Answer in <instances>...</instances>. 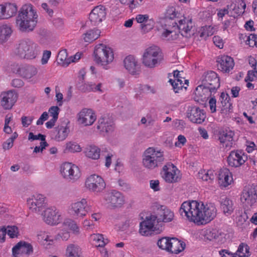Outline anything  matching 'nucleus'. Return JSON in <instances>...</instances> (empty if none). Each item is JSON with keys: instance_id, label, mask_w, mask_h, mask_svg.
Segmentation results:
<instances>
[{"instance_id": "1", "label": "nucleus", "mask_w": 257, "mask_h": 257, "mask_svg": "<svg viewBox=\"0 0 257 257\" xmlns=\"http://www.w3.org/2000/svg\"><path fill=\"white\" fill-rule=\"evenodd\" d=\"M179 212L190 221L203 225L210 222L216 217L217 209L213 204H204L202 201L191 200L184 202Z\"/></svg>"}, {"instance_id": "2", "label": "nucleus", "mask_w": 257, "mask_h": 257, "mask_svg": "<svg viewBox=\"0 0 257 257\" xmlns=\"http://www.w3.org/2000/svg\"><path fill=\"white\" fill-rule=\"evenodd\" d=\"M38 16L33 6L27 4L23 6L17 17L16 25L23 32L34 30L38 22Z\"/></svg>"}, {"instance_id": "3", "label": "nucleus", "mask_w": 257, "mask_h": 257, "mask_svg": "<svg viewBox=\"0 0 257 257\" xmlns=\"http://www.w3.org/2000/svg\"><path fill=\"white\" fill-rule=\"evenodd\" d=\"M114 60L112 49L104 44H98L95 47L94 60L95 63L105 70L111 68Z\"/></svg>"}, {"instance_id": "4", "label": "nucleus", "mask_w": 257, "mask_h": 257, "mask_svg": "<svg viewBox=\"0 0 257 257\" xmlns=\"http://www.w3.org/2000/svg\"><path fill=\"white\" fill-rule=\"evenodd\" d=\"M14 53L21 59L32 60L38 56L40 49L38 45L32 40L25 39L20 42Z\"/></svg>"}, {"instance_id": "5", "label": "nucleus", "mask_w": 257, "mask_h": 257, "mask_svg": "<svg viewBox=\"0 0 257 257\" xmlns=\"http://www.w3.org/2000/svg\"><path fill=\"white\" fill-rule=\"evenodd\" d=\"M141 60L145 67L154 68L161 64L163 60V56L159 47L152 46L145 50Z\"/></svg>"}, {"instance_id": "6", "label": "nucleus", "mask_w": 257, "mask_h": 257, "mask_svg": "<svg viewBox=\"0 0 257 257\" xmlns=\"http://www.w3.org/2000/svg\"><path fill=\"white\" fill-rule=\"evenodd\" d=\"M60 173L67 181L74 182L81 176V171L78 165L71 162H64L60 166Z\"/></svg>"}, {"instance_id": "7", "label": "nucleus", "mask_w": 257, "mask_h": 257, "mask_svg": "<svg viewBox=\"0 0 257 257\" xmlns=\"http://www.w3.org/2000/svg\"><path fill=\"white\" fill-rule=\"evenodd\" d=\"M240 201L244 207L253 205L257 201V185L245 186L240 195Z\"/></svg>"}, {"instance_id": "8", "label": "nucleus", "mask_w": 257, "mask_h": 257, "mask_svg": "<svg viewBox=\"0 0 257 257\" xmlns=\"http://www.w3.org/2000/svg\"><path fill=\"white\" fill-rule=\"evenodd\" d=\"M91 210L90 204L85 198L72 203L69 208L71 214L77 218H84Z\"/></svg>"}, {"instance_id": "9", "label": "nucleus", "mask_w": 257, "mask_h": 257, "mask_svg": "<svg viewBox=\"0 0 257 257\" xmlns=\"http://www.w3.org/2000/svg\"><path fill=\"white\" fill-rule=\"evenodd\" d=\"M85 186L89 191L98 193L104 190L106 184L100 176L94 174L88 176L86 178Z\"/></svg>"}, {"instance_id": "10", "label": "nucleus", "mask_w": 257, "mask_h": 257, "mask_svg": "<svg viewBox=\"0 0 257 257\" xmlns=\"http://www.w3.org/2000/svg\"><path fill=\"white\" fill-rule=\"evenodd\" d=\"M162 177L166 182L174 184L181 180V175L176 166L168 163L163 168Z\"/></svg>"}, {"instance_id": "11", "label": "nucleus", "mask_w": 257, "mask_h": 257, "mask_svg": "<svg viewBox=\"0 0 257 257\" xmlns=\"http://www.w3.org/2000/svg\"><path fill=\"white\" fill-rule=\"evenodd\" d=\"M162 29H160L161 38L168 41H174L180 38V31L174 23H170L168 21L163 23Z\"/></svg>"}, {"instance_id": "12", "label": "nucleus", "mask_w": 257, "mask_h": 257, "mask_svg": "<svg viewBox=\"0 0 257 257\" xmlns=\"http://www.w3.org/2000/svg\"><path fill=\"white\" fill-rule=\"evenodd\" d=\"M174 24L180 31V35L182 37L189 38L191 35V29L194 24L192 22V18L191 16L181 17L177 22H174Z\"/></svg>"}, {"instance_id": "13", "label": "nucleus", "mask_w": 257, "mask_h": 257, "mask_svg": "<svg viewBox=\"0 0 257 257\" xmlns=\"http://www.w3.org/2000/svg\"><path fill=\"white\" fill-rule=\"evenodd\" d=\"M43 220L46 223L49 225H57L62 220L61 212L54 206L48 207L44 211Z\"/></svg>"}, {"instance_id": "14", "label": "nucleus", "mask_w": 257, "mask_h": 257, "mask_svg": "<svg viewBox=\"0 0 257 257\" xmlns=\"http://www.w3.org/2000/svg\"><path fill=\"white\" fill-rule=\"evenodd\" d=\"M79 123L84 126L91 125L96 119L95 112L91 109L83 108L77 114Z\"/></svg>"}, {"instance_id": "15", "label": "nucleus", "mask_w": 257, "mask_h": 257, "mask_svg": "<svg viewBox=\"0 0 257 257\" xmlns=\"http://www.w3.org/2000/svg\"><path fill=\"white\" fill-rule=\"evenodd\" d=\"M104 199L108 206L111 207H120L125 201L123 195L116 190L106 193Z\"/></svg>"}, {"instance_id": "16", "label": "nucleus", "mask_w": 257, "mask_h": 257, "mask_svg": "<svg viewBox=\"0 0 257 257\" xmlns=\"http://www.w3.org/2000/svg\"><path fill=\"white\" fill-rule=\"evenodd\" d=\"M18 94L14 90L4 91L1 94V105L5 109H11L18 99Z\"/></svg>"}, {"instance_id": "17", "label": "nucleus", "mask_w": 257, "mask_h": 257, "mask_svg": "<svg viewBox=\"0 0 257 257\" xmlns=\"http://www.w3.org/2000/svg\"><path fill=\"white\" fill-rule=\"evenodd\" d=\"M17 73L23 79L32 81L38 73V69L33 65H20L18 66Z\"/></svg>"}, {"instance_id": "18", "label": "nucleus", "mask_w": 257, "mask_h": 257, "mask_svg": "<svg viewBox=\"0 0 257 257\" xmlns=\"http://www.w3.org/2000/svg\"><path fill=\"white\" fill-rule=\"evenodd\" d=\"M183 75V72L182 71L174 70L173 71V76L175 79H170L169 81L172 85L175 93H178L183 88L186 89L187 86H185V85H188L189 81L185 79Z\"/></svg>"}, {"instance_id": "19", "label": "nucleus", "mask_w": 257, "mask_h": 257, "mask_svg": "<svg viewBox=\"0 0 257 257\" xmlns=\"http://www.w3.org/2000/svg\"><path fill=\"white\" fill-rule=\"evenodd\" d=\"M107 14L106 8L99 5L94 8L89 14V20L93 25H97L105 20Z\"/></svg>"}, {"instance_id": "20", "label": "nucleus", "mask_w": 257, "mask_h": 257, "mask_svg": "<svg viewBox=\"0 0 257 257\" xmlns=\"http://www.w3.org/2000/svg\"><path fill=\"white\" fill-rule=\"evenodd\" d=\"M187 116L191 122L199 124L202 123L206 118L204 110L196 106H189Z\"/></svg>"}, {"instance_id": "21", "label": "nucleus", "mask_w": 257, "mask_h": 257, "mask_svg": "<svg viewBox=\"0 0 257 257\" xmlns=\"http://www.w3.org/2000/svg\"><path fill=\"white\" fill-rule=\"evenodd\" d=\"M135 20L140 24V28L144 33L148 32L152 30L155 25L154 20L148 14L137 15Z\"/></svg>"}, {"instance_id": "22", "label": "nucleus", "mask_w": 257, "mask_h": 257, "mask_svg": "<svg viewBox=\"0 0 257 257\" xmlns=\"http://www.w3.org/2000/svg\"><path fill=\"white\" fill-rule=\"evenodd\" d=\"M45 198L41 194L33 195L27 199V206L33 212H40L44 205Z\"/></svg>"}, {"instance_id": "23", "label": "nucleus", "mask_w": 257, "mask_h": 257, "mask_svg": "<svg viewBox=\"0 0 257 257\" xmlns=\"http://www.w3.org/2000/svg\"><path fill=\"white\" fill-rule=\"evenodd\" d=\"M205 86L208 87L211 91L215 92L219 87V79L217 74L214 71H210L206 73L203 79Z\"/></svg>"}, {"instance_id": "24", "label": "nucleus", "mask_w": 257, "mask_h": 257, "mask_svg": "<svg viewBox=\"0 0 257 257\" xmlns=\"http://www.w3.org/2000/svg\"><path fill=\"white\" fill-rule=\"evenodd\" d=\"M32 245L25 241H20L12 248L13 255L19 257L23 254L29 255L33 252Z\"/></svg>"}, {"instance_id": "25", "label": "nucleus", "mask_w": 257, "mask_h": 257, "mask_svg": "<svg viewBox=\"0 0 257 257\" xmlns=\"http://www.w3.org/2000/svg\"><path fill=\"white\" fill-rule=\"evenodd\" d=\"M216 62L218 69L224 73H228L234 65L233 59L225 55L218 56Z\"/></svg>"}, {"instance_id": "26", "label": "nucleus", "mask_w": 257, "mask_h": 257, "mask_svg": "<svg viewBox=\"0 0 257 257\" xmlns=\"http://www.w3.org/2000/svg\"><path fill=\"white\" fill-rule=\"evenodd\" d=\"M212 92L211 90L204 85L198 86L194 91V99L195 101L200 103H203L210 96Z\"/></svg>"}, {"instance_id": "27", "label": "nucleus", "mask_w": 257, "mask_h": 257, "mask_svg": "<svg viewBox=\"0 0 257 257\" xmlns=\"http://www.w3.org/2000/svg\"><path fill=\"white\" fill-rule=\"evenodd\" d=\"M18 11L16 4L5 3L0 5V20L8 19L14 16Z\"/></svg>"}, {"instance_id": "28", "label": "nucleus", "mask_w": 257, "mask_h": 257, "mask_svg": "<svg viewBox=\"0 0 257 257\" xmlns=\"http://www.w3.org/2000/svg\"><path fill=\"white\" fill-rule=\"evenodd\" d=\"M157 220L159 222H169L173 220L174 214L165 206L161 205L157 209Z\"/></svg>"}, {"instance_id": "29", "label": "nucleus", "mask_w": 257, "mask_h": 257, "mask_svg": "<svg viewBox=\"0 0 257 257\" xmlns=\"http://www.w3.org/2000/svg\"><path fill=\"white\" fill-rule=\"evenodd\" d=\"M218 183L221 187H226L233 182L231 173L227 168L221 169L218 173Z\"/></svg>"}, {"instance_id": "30", "label": "nucleus", "mask_w": 257, "mask_h": 257, "mask_svg": "<svg viewBox=\"0 0 257 257\" xmlns=\"http://www.w3.org/2000/svg\"><path fill=\"white\" fill-rule=\"evenodd\" d=\"M97 128L101 133L111 132L113 129L112 120L108 116H103L99 118Z\"/></svg>"}, {"instance_id": "31", "label": "nucleus", "mask_w": 257, "mask_h": 257, "mask_svg": "<svg viewBox=\"0 0 257 257\" xmlns=\"http://www.w3.org/2000/svg\"><path fill=\"white\" fill-rule=\"evenodd\" d=\"M123 65L125 68L133 75L137 74L139 70L138 60L133 55H128L124 58Z\"/></svg>"}, {"instance_id": "32", "label": "nucleus", "mask_w": 257, "mask_h": 257, "mask_svg": "<svg viewBox=\"0 0 257 257\" xmlns=\"http://www.w3.org/2000/svg\"><path fill=\"white\" fill-rule=\"evenodd\" d=\"M68 123L69 122H63L55 128V134L54 137L55 140L60 142L67 138L70 132Z\"/></svg>"}, {"instance_id": "33", "label": "nucleus", "mask_w": 257, "mask_h": 257, "mask_svg": "<svg viewBox=\"0 0 257 257\" xmlns=\"http://www.w3.org/2000/svg\"><path fill=\"white\" fill-rule=\"evenodd\" d=\"M143 157V161H161L164 159L163 153L152 147L144 152Z\"/></svg>"}, {"instance_id": "34", "label": "nucleus", "mask_w": 257, "mask_h": 257, "mask_svg": "<svg viewBox=\"0 0 257 257\" xmlns=\"http://www.w3.org/2000/svg\"><path fill=\"white\" fill-rule=\"evenodd\" d=\"M37 239L39 243L46 247H48V246L53 244L55 237L51 234V232L42 230L37 233Z\"/></svg>"}, {"instance_id": "35", "label": "nucleus", "mask_w": 257, "mask_h": 257, "mask_svg": "<svg viewBox=\"0 0 257 257\" xmlns=\"http://www.w3.org/2000/svg\"><path fill=\"white\" fill-rule=\"evenodd\" d=\"M234 133L229 129H226L221 132L219 135V140L221 144L224 145L226 148H230L232 144Z\"/></svg>"}, {"instance_id": "36", "label": "nucleus", "mask_w": 257, "mask_h": 257, "mask_svg": "<svg viewBox=\"0 0 257 257\" xmlns=\"http://www.w3.org/2000/svg\"><path fill=\"white\" fill-rule=\"evenodd\" d=\"M185 243L175 237L171 238L170 246L168 251L173 253L178 254L182 251L185 248Z\"/></svg>"}, {"instance_id": "37", "label": "nucleus", "mask_w": 257, "mask_h": 257, "mask_svg": "<svg viewBox=\"0 0 257 257\" xmlns=\"http://www.w3.org/2000/svg\"><path fill=\"white\" fill-rule=\"evenodd\" d=\"M13 33L12 26L4 23L0 25V42L4 43L10 38Z\"/></svg>"}, {"instance_id": "38", "label": "nucleus", "mask_w": 257, "mask_h": 257, "mask_svg": "<svg viewBox=\"0 0 257 257\" xmlns=\"http://www.w3.org/2000/svg\"><path fill=\"white\" fill-rule=\"evenodd\" d=\"M102 84L101 83L95 84L92 82H87L79 87V89L83 92H89L90 91L99 92L102 93Z\"/></svg>"}, {"instance_id": "39", "label": "nucleus", "mask_w": 257, "mask_h": 257, "mask_svg": "<svg viewBox=\"0 0 257 257\" xmlns=\"http://www.w3.org/2000/svg\"><path fill=\"white\" fill-rule=\"evenodd\" d=\"M66 257H84L81 248L74 244L68 245L66 249Z\"/></svg>"}, {"instance_id": "40", "label": "nucleus", "mask_w": 257, "mask_h": 257, "mask_svg": "<svg viewBox=\"0 0 257 257\" xmlns=\"http://www.w3.org/2000/svg\"><path fill=\"white\" fill-rule=\"evenodd\" d=\"M86 156L93 160H98L100 157V149L95 145L87 147L84 151Z\"/></svg>"}, {"instance_id": "41", "label": "nucleus", "mask_w": 257, "mask_h": 257, "mask_svg": "<svg viewBox=\"0 0 257 257\" xmlns=\"http://www.w3.org/2000/svg\"><path fill=\"white\" fill-rule=\"evenodd\" d=\"M240 5L242 8H240L238 5H237L236 3H234V2H232L230 5H228L227 7L229 10L230 12L229 16L235 18L236 15H239L243 13L246 7V5L245 4H243L242 5H241V4Z\"/></svg>"}, {"instance_id": "42", "label": "nucleus", "mask_w": 257, "mask_h": 257, "mask_svg": "<svg viewBox=\"0 0 257 257\" xmlns=\"http://www.w3.org/2000/svg\"><path fill=\"white\" fill-rule=\"evenodd\" d=\"M221 208L224 214L230 215L234 210L232 201L227 197L222 199L221 202Z\"/></svg>"}, {"instance_id": "43", "label": "nucleus", "mask_w": 257, "mask_h": 257, "mask_svg": "<svg viewBox=\"0 0 257 257\" xmlns=\"http://www.w3.org/2000/svg\"><path fill=\"white\" fill-rule=\"evenodd\" d=\"M90 241L93 245L98 247H103L108 243L107 239H105L101 234H92L90 236Z\"/></svg>"}, {"instance_id": "44", "label": "nucleus", "mask_w": 257, "mask_h": 257, "mask_svg": "<svg viewBox=\"0 0 257 257\" xmlns=\"http://www.w3.org/2000/svg\"><path fill=\"white\" fill-rule=\"evenodd\" d=\"M143 222L146 223L148 225L150 226V227L154 230V231H157V233L162 231L161 227L160 228L159 222L157 220V217L155 215H151L147 217Z\"/></svg>"}, {"instance_id": "45", "label": "nucleus", "mask_w": 257, "mask_h": 257, "mask_svg": "<svg viewBox=\"0 0 257 257\" xmlns=\"http://www.w3.org/2000/svg\"><path fill=\"white\" fill-rule=\"evenodd\" d=\"M100 34V31L98 29L90 30L83 35V39L86 42L91 43L97 39Z\"/></svg>"}, {"instance_id": "46", "label": "nucleus", "mask_w": 257, "mask_h": 257, "mask_svg": "<svg viewBox=\"0 0 257 257\" xmlns=\"http://www.w3.org/2000/svg\"><path fill=\"white\" fill-rule=\"evenodd\" d=\"M198 177L203 181L210 182L214 178V171L212 170H202L198 173Z\"/></svg>"}, {"instance_id": "47", "label": "nucleus", "mask_w": 257, "mask_h": 257, "mask_svg": "<svg viewBox=\"0 0 257 257\" xmlns=\"http://www.w3.org/2000/svg\"><path fill=\"white\" fill-rule=\"evenodd\" d=\"M64 149L63 150L64 153H77L80 152L82 150V148L80 146L73 142H67L64 147Z\"/></svg>"}, {"instance_id": "48", "label": "nucleus", "mask_w": 257, "mask_h": 257, "mask_svg": "<svg viewBox=\"0 0 257 257\" xmlns=\"http://www.w3.org/2000/svg\"><path fill=\"white\" fill-rule=\"evenodd\" d=\"M247 157L241 151H232L228 157L227 161H246Z\"/></svg>"}, {"instance_id": "49", "label": "nucleus", "mask_w": 257, "mask_h": 257, "mask_svg": "<svg viewBox=\"0 0 257 257\" xmlns=\"http://www.w3.org/2000/svg\"><path fill=\"white\" fill-rule=\"evenodd\" d=\"M215 32L214 28L212 26H205L201 27L198 33L200 37L205 39L207 37L212 35Z\"/></svg>"}, {"instance_id": "50", "label": "nucleus", "mask_w": 257, "mask_h": 257, "mask_svg": "<svg viewBox=\"0 0 257 257\" xmlns=\"http://www.w3.org/2000/svg\"><path fill=\"white\" fill-rule=\"evenodd\" d=\"M249 247L247 245L243 243L240 244L234 254L237 257H249Z\"/></svg>"}, {"instance_id": "51", "label": "nucleus", "mask_w": 257, "mask_h": 257, "mask_svg": "<svg viewBox=\"0 0 257 257\" xmlns=\"http://www.w3.org/2000/svg\"><path fill=\"white\" fill-rule=\"evenodd\" d=\"M64 228L69 229L71 230L74 233H78L79 229L77 224L72 220L67 219L65 220L63 224Z\"/></svg>"}, {"instance_id": "52", "label": "nucleus", "mask_w": 257, "mask_h": 257, "mask_svg": "<svg viewBox=\"0 0 257 257\" xmlns=\"http://www.w3.org/2000/svg\"><path fill=\"white\" fill-rule=\"evenodd\" d=\"M57 61L59 64L66 66H68L71 63L69 58H67L66 50H62L59 51L57 55Z\"/></svg>"}, {"instance_id": "53", "label": "nucleus", "mask_w": 257, "mask_h": 257, "mask_svg": "<svg viewBox=\"0 0 257 257\" xmlns=\"http://www.w3.org/2000/svg\"><path fill=\"white\" fill-rule=\"evenodd\" d=\"M152 231L154 230L150 227V226L148 225L146 223L142 221L140 223L139 233L143 236H148L151 234Z\"/></svg>"}, {"instance_id": "54", "label": "nucleus", "mask_w": 257, "mask_h": 257, "mask_svg": "<svg viewBox=\"0 0 257 257\" xmlns=\"http://www.w3.org/2000/svg\"><path fill=\"white\" fill-rule=\"evenodd\" d=\"M18 136V134L16 132H15L13 134L12 136L7 139L6 142H5L3 144V148L5 150H9L14 145V140L17 138Z\"/></svg>"}, {"instance_id": "55", "label": "nucleus", "mask_w": 257, "mask_h": 257, "mask_svg": "<svg viewBox=\"0 0 257 257\" xmlns=\"http://www.w3.org/2000/svg\"><path fill=\"white\" fill-rule=\"evenodd\" d=\"M170 240L171 238L167 237H163L158 241L157 244L160 248L168 251Z\"/></svg>"}, {"instance_id": "56", "label": "nucleus", "mask_w": 257, "mask_h": 257, "mask_svg": "<svg viewBox=\"0 0 257 257\" xmlns=\"http://www.w3.org/2000/svg\"><path fill=\"white\" fill-rule=\"evenodd\" d=\"M6 233L10 236V238L17 237L19 231L18 227L15 225L8 226L7 228H5Z\"/></svg>"}, {"instance_id": "57", "label": "nucleus", "mask_w": 257, "mask_h": 257, "mask_svg": "<svg viewBox=\"0 0 257 257\" xmlns=\"http://www.w3.org/2000/svg\"><path fill=\"white\" fill-rule=\"evenodd\" d=\"M176 13L175 12V9L173 7H172L168 10L167 12V18L164 20V23H166V21H168L170 23H174L172 22V20L176 17Z\"/></svg>"}, {"instance_id": "58", "label": "nucleus", "mask_w": 257, "mask_h": 257, "mask_svg": "<svg viewBox=\"0 0 257 257\" xmlns=\"http://www.w3.org/2000/svg\"><path fill=\"white\" fill-rule=\"evenodd\" d=\"M60 109L57 106H53L51 107L49 109V113L51 116L52 117V119L57 120L58 118V114L59 113Z\"/></svg>"}, {"instance_id": "59", "label": "nucleus", "mask_w": 257, "mask_h": 257, "mask_svg": "<svg viewBox=\"0 0 257 257\" xmlns=\"http://www.w3.org/2000/svg\"><path fill=\"white\" fill-rule=\"evenodd\" d=\"M123 5H127L131 9H135L138 5H140L138 0H119Z\"/></svg>"}, {"instance_id": "60", "label": "nucleus", "mask_w": 257, "mask_h": 257, "mask_svg": "<svg viewBox=\"0 0 257 257\" xmlns=\"http://www.w3.org/2000/svg\"><path fill=\"white\" fill-rule=\"evenodd\" d=\"M246 43L250 47H253L255 46L257 47V35L255 34H250L248 37Z\"/></svg>"}, {"instance_id": "61", "label": "nucleus", "mask_w": 257, "mask_h": 257, "mask_svg": "<svg viewBox=\"0 0 257 257\" xmlns=\"http://www.w3.org/2000/svg\"><path fill=\"white\" fill-rule=\"evenodd\" d=\"M257 75V70H252L248 71L247 75L245 78L246 82L253 81Z\"/></svg>"}, {"instance_id": "62", "label": "nucleus", "mask_w": 257, "mask_h": 257, "mask_svg": "<svg viewBox=\"0 0 257 257\" xmlns=\"http://www.w3.org/2000/svg\"><path fill=\"white\" fill-rule=\"evenodd\" d=\"M29 140H31L32 141L40 140L41 142H46L45 141V136L43 135L42 134H38L37 135H35L33 133H30L29 134Z\"/></svg>"}, {"instance_id": "63", "label": "nucleus", "mask_w": 257, "mask_h": 257, "mask_svg": "<svg viewBox=\"0 0 257 257\" xmlns=\"http://www.w3.org/2000/svg\"><path fill=\"white\" fill-rule=\"evenodd\" d=\"M51 55V52L49 50H45L43 52L42 58L41 59V63L43 65L48 63L49 59Z\"/></svg>"}, {"instance_id": "64", "label": "nucleus", "mask_w": 257, "mask_h": 257, "mask_svg": "<svg viewBox=\"0 0 257 257\" xmlns=\"http://www.w3.org/2000/svg\"><path fill=\"white\" fill-rule=\"evenodd\" d=\"M22 124L24 127H28L33 121V117L32 116H23L21 118Z\"/></svg>"}]
</instances>
